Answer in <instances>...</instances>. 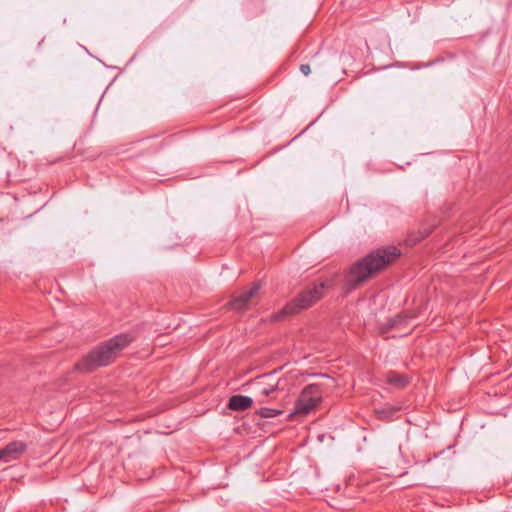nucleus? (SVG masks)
Segmentation results:
<instances>
[{
  "label": "nucleus",
  "mask_w": 512,
  "mask_h": 512,
  "mask_svg": "<svg viewBox=\"0 0 512 512\" xmlns=\"http://www.w3.org/2000/svg\"><path fill=\"white\" fill-rule=\"evenodd\" d=\"M401 251L395 246L379 248L354 263L344 276V288L347 292L359 287L366 280L393 263Z\"/></svg>",
  "instance_id": "f257e3e1"
},
{
  "label": "nucleus",
  "mask_w": 512,
  "mask_h": 512,
  "mask_svg": "<svg viewBox=\"0 0 512 512\" xmlns=\"http://www.w3.org/2000/svg\"><path fill=\"white\" fill-rule=\"evenodd\" d=\"M133 341L134 337L129 333L118 334L95 346L75 367L82 372H91L110 365Z\"/></svg>",
  "instance_id": "f03ea898"
},
{
  "label": "nucleus",
  "mask_w": 512,
  "mask_h": 512,
  "mask_svg": "<svg viewBox=\"0 0 512 512\" xmlns=\"http://www.w3.org/2000/svg\"><path fill=\"white\" fill-rule=\"evenodd\" d=\"M333 280H323L314 283L312 287L300 292L293 300L288 302L280 311L274 313L271 318L278 321L285 316L295 315L304 309H307L319 301L323 296L325 290L333 287Z\"/></svg>",
  "instance_id": "7ed1b4c3"
},
{
  "label": "nucleus",
  "mask_w": 512,
  "mask_h": 512,
  "mask_svg": "<svg viewBox=\"0 0 512 512\" xmlns=\"http://www.w3.org/2000/svg\"><path fill=\"white\" fill-rule=\"evenodd\" d=\"M323 390L319 384H309L295 402L293 414L306 415L315 409L322 400Z\"/></svg>",
  "instance_id": "20e7f679"
},
{
  "label": "nucleus",
  "mask_w": 512,
  "mask_h": 512,
  "mask_svg": "<svg viewBox=\"0 0 512 512\" xmlns=\"http://www.w3.org/2000/svg\"><path fill=\"white\" fill-rule=\"evenodd\" d=\"M258 401L264 403L268 398H275L279 390V382L275 380L272 374H264L257 378Z\"/></svg>",
  "instance_id": "39448f33"
},
{
  "label": "nucleus",
  "mask_w": 512,
  "mask_h": 512,
  "mask_svg": "<svg viewBox=\"0 0 512 512\" xmlns=\"http://www.w3.org/2000/svg\"><path fill=\"white\" fill-rule=\"evenodd\" d=\"M260 283H253L252 286L242 291L238 296L234 297L228 302L230 309L236 311L247 310L251 305L254 304V298L260 290Z\"/></svg>",
  "instance_id": "423d86ee"
},
{
  "label": "nucleus",
  "mask_w": 512,
  "mask_h": 512,
  "mask_svg": "<svg viewBox=\"0 0 512 512\" xmlns=\"http://www.w3.org/2000/svg\"><path fill=\"white\" fill-rule=\"evenodd\" d=\"M27 446L24 442L13 441L7 444L4 448L0 449V459L5 462L17 459L23 452H25Z\"/></svg>",
  "instance_id": "0eeeda50"
},
{
  "label": "nucleus",
  "mask_w": 512,
  "mask_h": 512,
  "mask_svg": "<svg viewBox=\"0 0 512 512\" xmlns=\"http://www.w3.org/2000/svg\"><path fill=\"white\" fill-rule=\"evenodd\" d=\"M253 404V399L244 395H233L229 398L228 408L233 411H245Z\"/></svg>",
  "instance_id": "6e6552de"
},
{
  "label": "nucleus",
  "mask_w": 512,
  "mask_h": 512,
  "mask_svg": "<svg viewBox=\"0 0 512 512\" xmlns=\"http://www.w3.org/2000/svg\"><path fill=\"white\" fill-rule=\"evenodd\" d=\"M385 378L388 384L399 389L405 388L410 383L408 376L396 371H388Z\"/></svg>",
  "instance_id": "1a4fd4ad"
},
{
  "label": "nucleus",
  "mask_w": 512,
  "mask_h": 512,
  "mask_svg": "<svg viewBox=\"0 0 512 512\" xmlns=\"http://www.w3.org/2000/svg\"><path fill=\"white\" fill-rule=\"evenodd\" d=\"M400 407L396 406H385L382 408L375 409V414L377 418L381 421H392L397 412H399Z\"/></svg>",
  "instance_id": "9d476101"
},
{
  "label": "nucleus",
  "mask_w": 512,
  "mask_h": 512,
  "mask_svg": "<svg viewBox=\"0 0 512 512\" xmlns=\"http://www.w3.org/2000/svg\"><path fill=\"white\" fill-rule=\"evenodd\" d=\"M412 318L413 316L408 313H400L389 320V326L391 328L402 327L403 325L408 324L409 320Z\"/></svg>",
  "instance_id": "9b49d317"
},
{
  "label": "nucleus",
  "mask_w": 512,
  "mask_h": 512,
  "mask_svg": "<svg viewBox=\"0 0 512 512\" xmlns=\"http://www.w3.org/2000/svg\"><path fill=\"white\" fill-rule=\"evenodd\" d=\"M281 413H282L281 410L268 408V407H262L257 412V414L262 418H272V417L280 415Z\"/></svg>",
  "instance_id": "f8f14e48"
},
{
  "label": "nucleus",
  "mask_w": 512,
  "mask_h": 512,
  "mask_svg": "<svg viewBox=\"0 0 512 512\" xmlns=\"http://www.w3.org/2000/svg\"><path fill=\"white\" fill-rule=\"evenodd\" d=\"M300 71L303 75L308 76L311 72L310 66L308 64H301Z\"/></svg>",
  "instance_id": "ddd939ff"
},
{
  "label": "nucleus",
  "mask_w": 512,
  "mask_h": 512,
  "mask_svg": "<svg viewBox=\"0 0 512 512\" xmlns=\"http://www.w3.org/2000/svg\"><path fill=\"white\" fill-rule=\"evenodd\" d=\"M431 231H432V229L429 228V229L425 230L424 232H421V236L419 238H417L415 241H420V240L424 239L431 233Z\"/></svg>",
  "instance_id": "4468645a"
}]
</instances>
